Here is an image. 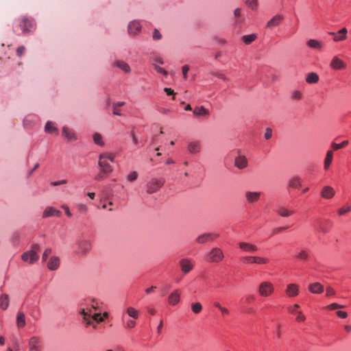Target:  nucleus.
I'll use <instances>...</instances> for the list:
<instances>
[{
	"mask_svg": "<svg viewBox=\"0 0 351 351\" xmlns=\"http://www.w3.org/2000/svg\"><path fill=\"white\" fill-rule=\"evenodd\" d=\"M40 250V246L38 244H34L32 246L31 250L25 252L22 256L21 258L23 261L27 262L30 264H33L36 263L38 258V252Z\"/></svg>",
	"mask_w": 351,
	"mask_h": 351,
	"instance_id": "f257e3e1",
	"label": "nucleus"
},
{
	"mask_svg": "<svg viewBox=\"0 0 351 351\" xmlns=\"http://www.w3.org/2000/svg\"><path fill=\"white\" fill-rule=\"evenodd\" d=\"M113 155H99V167L104 173L109 174L112 171L110 163L113 162Z\"/></svg>",
	"mask_w": 351,
	"mask_h": 351,
	"instance_id": "f03ea898",
	"label": "nucleus"
},
{
	"mask_svg": "<svg viewBox=\"0 0 351 351\" xmlns=\"http://www.w3.org/2000/svg\"><path fill=\"white\" fill-rule=\"evenodd\" d=\"M206 260L210 263H219L224 258V254L219 247L212 248L206 256Z\"/></svg>",
	"mask_w": 351,
	"mask_h": 351,
	"instance_id": "7ed1b4c3",
	"label": "nucleus"
},
{
	"mask_svg": "<svg viewBox=\"0 0 351 351\" xmlns=\"http://www.w3.org/2000/svg\"><path fill=\"white\" fill-rule=\"evenodd\" d=\"M274 292V286L269 281H263L260 283L258 289V293L261 297H269Z\"/></svg>",
	"mask_w": 351,
	"mask_h": 351,
	"instance_id": "20e7f679",
	"label": "nucleus"
},
{
	"mask_svg": "<svg viewBox=\"0 0 351 351\" xmlns=\"http://www.w3.org/2000/svg\"><path fill=\"white\" fill-rule=\"evenodd\" d=\"M164 182L162 180L153 178L150 180L146 185V191L148 194H152L157 192L163 185Z\"/></svg>",
	"mask_w": 351,
	"mask_h": 351,
	"instance_id": "39448f33",
	"label": "nucleus"
},
{
	"mask_svg": "<svg viewBox=\"0 0 351 351\" xmlns=\"http://www.w3.org/2000/svg\"><path fill=\"white\" fill-rule=\"evenodd\" d=\"M29 351H41L42 340L38 336L31 337L27 342Z\"/></svg>",
	"mask_w": 351,
	"mask_h": 351,
	"instance_id": "423d86ee",
	"label": "nucleus"
},
{
	"mask_svg": "<svg viewBox=\"0 0 351 351\" xmlns=\"http://www.w3.org/2000/svg\"><path fill=\"white\" fill-rule=\"evenodd\" d=\"M78 252L82 256L86 255L92 248L90 241L87 239H81L77 241Z\"/></svg>",
	"mask_w": 351,
	"mask_h": 351,
	"instance_id": "0eeeda50",
	"label": "nucleus"
},
{
	"mask_svg": "<svg viewBox=\"0 0 351 351\" xmlns=\"http://www.w3.org/2000/svg\"><path fill=\"white\" fill-rule=\"evenodd\" d=\"M261 193L258 191H247L245 193V198L248 204H254L257 202L261 197Z\"/></svg>",
	"mask_w": 351,
	"mask_h": 351,
	"instance_id": "6e6552de",
	"label": "nucleus"
},
{
	"mask_svg": "<svg viewBox=\"0 0 351 351\" xmlns=\"http://www.w3.org/2000/svg\"><path fill=\"white\" fill-rule=\"evenodd\" d=\"M179 265L180 266L182 271L186 274L189 273L193 269V264L191 260L188 258H182L180 261Z\"/></svg>",
	"mask_w": 351,
	"mask_h": 351,
	"instance_id": "1a4fd4ad",
	"label": "nucleus"
},
{
	"mask_svg": "<svg viewBox=\"0 0 351 351\" xmlns=\"http://www.w3.org/2000/svg\"><path fill=\"white\" fill-rule=\"evenodd\" d=\"M330 66L332 69L342 70L346 68V63L336 56L332 58Z\"/></svg>",
	"mask_w": 351,
	"mask_h": 351,
	"instance_id": "9d476101",
	"label": "nucleus"
},
{
	"mask_svg": "<svg viewBox=\"0 0 351 351\" xmlns=\"http://www.w3.org/2000/svg\"><path fill=\"white\" fill-rule=\"evenodd\" d=\"M283 20L284 16L282 15L276 14L267 23L266 27L269 29H273L274 27L280 25Z\"/></svg>",
	"mask_w": 351,
	"mask_h": 351,
	"instance_id": "9b49d317",
	"label": "nucleus"
},
{
	"mask_svg": "<svg viewBox=\"0 0 351 351\" xmlns=\"http://www.w3.org/2000/svg\"><path fill=\"white\" fill-rule=\"evenodd\" d=\"M320 195L324 199H330L335 195V191L332 186L326 185L322 188Z\"/></svg>",
	"mask_w": 351,
	"mask_h": 351,
	"instance_id": "f8f14e48",
	"label": "nucleus"
},
{
	"mask_svg": "<svg viewBox=\"0 0 351 351\" xmlns=\"http://www.w3.org/2000/svg\"><path fill=\"white\" fill-rule=\"evenodd\" d=\"M214 237H218L219 234L213 233L202 234L197 237L196 242L199 244H204L207 242L212 241L213 240Z\"/></svg>",
	"mask_w": 351,
	"mask_h": 351,
	"instance_id": "ddd939ff",
	"label": "nucleus"
},
{
	"mask_svg": "<svg viewBox=\"0 0 351 351\" xmlns=\"http://www.w3.org/2000/svg\"><path fill=\"white\" fill-rule=\"evenodd\" d=\"M285 293L287 296L293 298L299 294V287L296 284L291 283L287 285L285 289Z\"/></svg>",
	"mask_w": 351,
	"mask_h": 351,
	"instance_id": "4468645a",
	"label": "nucleus"
},
{
	"mask_svg": "<svg viewBox=\"0 0 351 351\" xmlns=\"http://www.w3.org/2000/svg\"><path fill=\"white\" fill-rule=\"evenodd\" d=\"M21 29L23 34L29 33L32 31L34 27V25L32 21L27 18H23L22 22L20 24Z\"/></svg>",
	"mask_w": 351,
	"mask_h": 351,
	"instance_id": "2eb2a0df",
	"label": "nucleus"
},
{
	"mask_svg": "<svg viewBox=\"0 0 351 351\" xmlns=\"http://www.w3.org/2000/svg\"><path fill=\"white\" fill-rule=\"evenodd\" d=\"M60 215H61V212L59 210L55 208L54 207L49 206V207H47L45 208V210H44L43 214V217L47 218V217H50L52 216L60 217Z\"/></svg>",
	"mask_w": 351,
	"mask_h": 351,
	"instance_id": "dca6fc26",
	"label": "nucleus"
},
{
	"mask_svg": "<svg viewBox=\"0 0 351 351\" xmlns=\"http://www.w3.org/2000/svg\"><path fill=\"white\" fill-rule=\"evenodd\" d=\"M239 247L241 250L246 252H254L258 250L256 245L247 242H239Z\"/></svg>",
	"mask_w": 351,
	"mask_h": 351,
	"instance_id": "f3484780",
	"label": "nucleus"
},
{
	"mask_svg": "<svg viewBox=\"0 0 351 351\" xmlns=\"http://www.w3.org/2000/svg\"><path fill=\"white\" fill-rule=\"evenodd\" d=\"M62 136L69 141H75L77 139L76 134L75 132L64 126L62 128Z\"/></svg>",
	"mask_w": 351,
	"mask_h": 351,
	"instance_id": "a211bd4d",
	"label": "nucleus"
},
{
	"mask_svg": "<svg viewBox=\"0 0 351 351\" xmlns=\"http://www.w3.org/2000/svg\"><path fill=\"white\" fill-rule=\"evenodd\" d=\"M247 165V160L245 155H237L234 158V165L239 169H243Z\"/></svg>",
	"mask_w": 351,
	"mask_h": 351,
	"instance_id": "6ab92c4d",
	"label": "nucleus"
},
{
	"mask_svg": "<svg viewBox=\"0 0 351 351\" xmlns=\"http://www.w3.org/2000/svg\"><path fill=\"white\" fill-rule=\"evenodd\" d=\"M308 290L313 293L319 294L322 293L324 289V286L319 282L311 283L308 285Z\"/></svg>",
	"mask_w": 351,
	"mask_h": 351,
	"instance_id": "aec40b11",
	"label": "nucleus"
},
{
	"mask_svg": "<svg viewBox=\"0 0 351 351\" xmlns=\"http://www.w3.org/2000/svg\"><path fill=\"white\" fill-rule=\"evenodd\" d=\"M180 293L178 290L173 291L168 298V302L170 305H176L179 303Z\"/></svg>",
	"mask_w": 351,
	"mask_h": 351,
	"instance_id": "412c9836",
	"label": "nucleus"
},
{
	"mask_svg": "<svg viewBox=\"0 0 351 351\" xmlns=\"http://www.w3.org/2000/svg\"><path fill=\"white\" fill-rule=\"evenodd\" d=\"M60 266V259L58 256H52L50 258L48 263L47 267L51 271H55L58 269Z\"/></svg>",
	"mask_w": 351,
	"mask_h": 351,
	"instance_id": "4be33fe9",
	"label": "nucleus"
},
{
	"mask_svg": "<svg viewBox=\"0 0 351 351\" xmlns=\"http://www.w3.org/2000/svg\"><path fill=\"white\" fill-rule=\"evenodd\" d=\"M16 326L19 328H23L26 325V321H25V315L23 311H18L16 315Z\"/></svg>",
	"mask_w": 351,
	"mask_h": 351,
	"instance_id": "5701e85b",
	"label": "nucleus"
},
{
	"mask_svg": "<svg viewBox=\"0 0 351 351\" xmlns=\"http://www.w3.org/2000/svg\"><path fill=\"white\" fill-rule=\"evenodd\" d=\"M141 26L138 21H134L128 25V32L130 34H137L141 30Z\"/></svg>",
	"mask_w": 351,
	"mask_h": 351,
	"instance_id": "b1692460",
	"label": "nucleus"
},
{
	"mask_svg": "<svg viewBox=\"0 0 351 351\" xmlns=\"http://www.w3.org/2000/svg\"><path fill=\"white\" fill-rule=\"evenodd\" d=\"M348 144V141H344L341 143H332L331 144V149L328 150L326 154H333L334 152L338 151L339 149L345 147Z\"/></svg>",
	"mask_w": 351,
	"mask_h": 351,
	"instance_id": "393cba45",
	"label": "nucleus"
},
{
	"mask_svg": "<svg viewBox=\"0 0 351 351\" xmlns=\"http://www.w3.org/2000/svg\"><path fill=\"white\" fill-rule=\"evenodd\" d=\"M188 150L191 153H197L202 152V146L199 141H193L189 144Z\"/></svg>",
	"mask_w": 351,
	"mask_h": 351,
	"instance_id": "a878e982",
	"label": "nucleus"
},
{
	"mask_svg": "<svg viewBox=\"0 0 351 351\" xmlns=\"http://www.w3.org/2000/svg\"><path fill=\"white\" fill-rule=\"evenodd\" d=\"M347 33L348 29L346 27L342 28L337 32V35H336L333 38V40L335 42H339L345 40L347 38Z\"/></svg>",
	"mask_w": 351,
	"mask_h": 351,
	"instance_id": "bb28decb",
	"label": "nucleus"
},
{
	"mask_svg": "<svg viewBox=\"0 0 351 351\" xmlns=\"http://www.w3.org/2000/svg\"><path fill=\"white\" fill-rule=\"evenodd\" d=\"M329 221H319L318 223V232L322 233V234H327L330 231V227L328 226Z\"/></svg>",
	"mask_w": 351,
	"mask_h": 351,
	"instance_id": "cd10ccee",
	"label": "nucleus"
},
{
	"mask_svg": "<svg viewBox=\"0 0 351 351\" xmlns=\"http://www.w3.org/2000/svg\"><path fill=\"white\" fill-rule=\"evenodd\" d=\"M114 66L119 68L120 69H121L125 73H129L131 71L130 66H129V64L128 63H126L125 62L122 61V60H117V61H115L114 62Z\"/></svg>",
	"mask_w": 351,
	"mask_h": 351,
	"instance_id": "c85d7f7f",
	"label": "nucleus"
},
{
	"mask_svg": "<svg viewBox=\"0 0 351 351\" xmlns=\"http://www.w3.org/2000/svg\"><path fill=\"white\" fill-rule=\"evenodd\" d=\"M193 114L197 117H207L209 115V110L204 106H199L194 109Z\"/></svg>",
	"mask_w": 351,
	"mask_h": 351,
	"instance_id": "c756f323",
	"label": "nucleus"
},
{
	"mask_svg": "<svg viewBox=\"0 0 351 351\" xmlns=\"http://www.w3.org/2000/svg\"><path fill=\"white\" fill-rule=\"evenodd\" d=\"M9 304L10 300L8 295L5 293L2 294L0 296V308L2 310H6L9 306Z\"/></svg>",
	"mask_w": 351,
	"mask_h": 351,
	"instance_id": "7c9ffc66",
	"label": "nucleus"
},
{
	"mask_svg": "<svg viewBox=\"0 0 351 351\" xmlns=\"http://www.w3.org/2000/svg\"><path fill=\"white\" fill-rule=\"evenodd\" d=\"M277 213L282 217H288L294 213L293 210H289L285 207L280 206L276 210Z\"/></svg>",
	"mask_w": 351,
	"mask_h": 351,
	"instance_id": "2f4dec72",
	"label": "nucleus"
},
{
	"mask_svg": "<svg viewBox=\"0 0 351 351\" xmlns=\"http://www.w3.org/2000/svg\"><path fill=\"white\" fill-rule=\"evenodd\" d=\"M306 45L311 48L321 49L323 47V43L315 39H310L308 40Z\"/></svg>",
	"mask_w": 351,
	"mask_h": 351,
	"instance_id": "473e14b6",
	"label": "nucleus"
},
{
	"mask_svg": "<svg viewBox=\"0 0 351 351\" xmlns=\"http://www.w3.org/2000/svg\"><path fill=\"white\" fill-rule=\"evenodd\" d=\"M306 81L308 84H315L319 81V75L316 73L311 72L306 76Z\"/></svg>",
	"mask_w": 351,
	"mask_h": 351,
	"instance_id": "72a5a7b5",
	"label": "nucleus"
},
{
	"mask_svg": "<svg viewBox=\"0 0 351 351\" xmlns=\"http://www.w3.org/2000/svg\"><path fill=\"white\" fill-rule=\"evenodd\" d=\"M80 313L83 315V322L86 325H91L93 320L90 319V315L88 312H86L84 309H82Z\"/></svg>",
	"mask_w": 351,
	"mask_h": 351,
	"instance_id": "f704fd0d",
	"label": "nucleus"
},
{
	"mask_svg": "<svg viewBox=\"0 0 351 351\" xmlns=\"http://www.w3.org/2000/svg\"><path fill=\"white\" fill-rule=\"evenodd\" d=\"M126 313L130 317L133 319H138L140 314L139 311L133 307H128L126 309Z\"/></svg>",
	"mask_w": 351,
	"mask_h": 351,
	"instance_id": "c9c22d12",
	"label": "nucleus"
},
{
	"mask_svg": "<svg viewBox=\"0 0 351 351\" xmlns=\"http://www.w3.org/2000/svg\"><path fill=\"white\" fill-rule=\"evenodd\" d=\"M351 211V206L346 204L337 210V214L339 216H343Z\"/></svg>",
	"mask_w": 351,
	"mask_h": 351,
	"instance_id": "e433bc0d",
	"label": "nucleus"
},
{
	"mask_svg": "<svg viewBox=\"0 0 351 351\" xmlns=\"http://www.w3.org/2000/svg\"><path fill=\"white\" fill-rule=\"evenodd\" d=\"M289 185L292 188H298L301 186V180L298 177H294L289 180Z\"/></svg>",
	"mask_w": 351,
	"mask_h": 351,
	"instance_id": "4c0bfd02",
	"label": "nucleus"
},
{
	"mask_svg": "<svg viewBox=\"0 0 351 351\" xmlns=\"http://www.w3.org/2000/svg\"><path fill=\"white\" fill-rule=\"evenodd\" d=\"M296 257L302 261H307L309 258V254L305 250H301L298 252Z\"/></svg>",
	"mask_w": 351,
	"mask_h": 351,
	"instance_id": "58836bf2",
	"label": "nucleus"
},
{
	"mask_svg": "<svg viewBox=\"0 0 351 351\" xmlns=\"http://www.w3.org/2000/svg\"><path fill=\"white\" fill-rule=\"evenodd\" d=\"M256 38V35L254 34L250 35H245L242 37V40L247 45L250 44L252 42L255 40Z\"/></svg>",
	"mask_w": 351,
	"mask_h": 351,
	"instance_id": "ea45409f",
	"label": "nucleus"
},
{
	"mask_svg": "<svg viewBox=\"0 0 351 351\" xmlns=\"http://www.w3.org/2000/svg\"><path fill=\"white\" fill-rule=\"evenodd\" d=\"M254 262L255 264L258 265H265L269 263V259L267 258L262 257V256H254Z\"/></svg>",
	"mask_w": 351,
	"mask_h": 351,
	"instance_id": "a19ab883",
	"label": "nucleus"
},
{
	"mask_svg": "<svg viewBox=\"0 0 351 351\" xmlns=\"http://www.w3.org/2000/svg\"><path fill=\"white\" fill-rule=\"evenodd\" d=\"M192 311L195 313H199L202 310V305L200 302H195L191 304Z\"/></svg>",
	"mask_w": 351,
	"mask_h": 351,
	"instance_id": "79ce46f5",
	"label": "nucleus"
},
{
	"mask_svg": "<svg viewBox=\"0 0 351 351\" xmlns=\"http://www.w3.org/2000/svg\"><path fill=\"white\" fill-rule=\"evenodd\" d=\"M45 130L47 132L52 133L57 130V128L53 125V123L51 121H47Z\"/></svg>",
	"mask_w": 351,
	"mask_h": 351,
	"instance_id": "37998d69",
	"label": "nucleus"
},
{
	"mask_svg": "<svg viewBox=\"0 0 351 351\" xmlns=\"http://www.w3.org/2000/svg\"><path fill=\"white\" fill-rule=\"evenodd\" d=\"M245 3L253 10H256L258 6V0H246Z\"/></svg>",
	"mask_w": 351,
	"mask_h": 351,
	"instance_id": "c03bdc74",
	"label": "nucleus"
},
{
	"mask_svg": "<svg viewBox=\"0 0 351 351\" xmlns=\"http://www.w3.org/2000/svg\"><path fill=\"white\" fill-rule=\"evenodd\" d=\"M93 140H94V142L99 145H103V144H104V142L102 141V136L99 133H95L93 135Z\"/></svg>",
	"mask_w": 351,
	"mask_h": 351,
	"instance_id": "a18cd8bd",
	"label": "nucleus"
},
{
	"mask_svg": "<svg viewBox=\"0 0 351 351\" xmlns=\"http://www.w3.org/2000/svg\"><path fill=\"white\" fill-rule=\"evenodd\" d=\"M332 156L333 155H326V157L324 160V169H328L330 167L332 161Z\"/></svg>",
	"mask_w": 351,
	"mask_h": 351,
	"instance_id": "49530a36",
	"label": "nucleus"
},
{
	"mask_svg": "<svg viewBox=\"0 0 351 351\" xmlns=\"http://www.w3.org/2000/svg\"><path fill=\"white\" fill-rule=\"evenodd\" d=\"M254 256H246L241 258V261L245 263H254Z\"/></svg>",
	"mask_w": 351,
	"mask_h": 351,
	"instance_id": "de8ad7c7",
	"label": "nucleus"
},
{
	"mask_svg": "<svg viewBox=\"0 0 351 351\" xmlns=\"http://www.w3.org/2000/svg\"><path fill=\"white\" fill-rule=\"evenodd\" d=\"M77 208L79 212L83 214L86 213L88 211V206L84 204H78Z\"/></svg>",
	"mask_w": 351,
	"mask_h": 351,
	"instance_id": "09e8293b",
	"label": "nucleus"
},
{
	"mask_svg": "<svg viewBox=\"0 0 351 351\" xmlns=\"http://www.w3.org/2000/svg\"><path fill=\"white\" fill-rule=\"evenodd\" d=\"M90 319L91 320L93 319L96 321L97 323L101 322L104 320V317L100 313H95L93 315H90Z\"/></svg>",
	"mask_w": 351,
	"mask_h": 351,
	"instance_id": "8fccbe9b",
	"label": "nucleus"
},
{
	"mask_svg": "<svg viewBox=\"0 0 351 351\" xmlns=\"http://www.w3.org/2000/svg\"><path fill=\"white\" fill-rule=\"evenodd\" d=\"M155 70L159 73L163 74L165 76H167L168 75V73L166 70H165L163 68L160 67L158 65H156L155 63L154 64Z\"/></svg>",
	"mask_w": 351,
	"mask_h": 351,
	"instance_id": "3c124183",
	"label": "nucleus"
},
{
	"mask_svg": "<svg viewBox=\"0 0 351 351\" xmlns=\"http://www.w3.org/2000/svg\"><path fill=\"white\" fill-rule=\"evenodd\" d=\"M297 317H295V320L298 322H304L306 319V317L302 313V311H298L297 312Z\"/></svg>",
	"mask_w": 351,
	"mask_h": 351,
	"instance_id": "603ef678",
	"label": "nucleus"
},
{
	"mask_svg": "<svg viewBox=\"0 0 351 351\" xmlns=\"http://www.w3.org/2000/svg\"><path fill=\"white\" fill-rule=\"evenodd\" d=\"M272 136V130L270 128H267L264 134V137L266 140H269Z\"/></svg>",
	"mask_w": 351,
	"mask_h": 351,
	"instance_id": "864d4df0",
	"label": "nucleus"
},
{
	"mask_svg": "<svg viewBox=\"0 0 351 351\" xmlns=\"http://www.w3.org/2000/svg\"><path fill=\"white\" fill-rule=\"evenodd\" d=\"M344 306H341L340 304H338L337 303H332L328 306H327L326 308H328V309H330V310H334V309H337V308H343Z\"/></svg>",
	"mask_w": 351,
	"mask_h": 351,
	"instance_id": "5fc2aeb1",
	"label": "nucleus"
},
{
	"mask_svg": "<svg viewBox=\"0 0 351 351\" xmlns=\"http://www.w3.org/2000/svg\"><path fill=\"white\" fill-rule=\"evenodd\" d=\"M51 253V249H50V248L46 249L43 254V256H42L43 261H45L47 260L48 256H49Z\"/></svg>",
	"mask_w": 351,
	"mask_h": 351,
	"instance_id": "6e6d98bb",
	"label": "nucleus"
},
{
	"mask_svg": "<svg viewBox=\"0 0 351 351\" xmlns=\"http://www.w3.org/2000/svg\"><path fill=\"white\" fill-rule=\"evenodd\" d=\"M130 136H131V137H132V142H133V143H134V145H138V143H139V142H138V138L136 137V134H135V132H134V130H131V132H130Z\"/></svg>",
	"mask_w": 351,
	"mask_h": 351,
	"instance_id": "4d7b16f0",
	"label": "nucleus"
},
{
	"mask_svg": "<svg viewBox=\"0 0 351 351\" xmlns=\"http://www.w3.org/2000/svg\"><path fill=\"white\" fill-rule=\"evenodd\" d=\"M138 177V173L136 171H133L130 173L128 176V180L130 181L135 180Z\"/></svg>",
	"mask_w": 351,
	"mask_h": 351,
	"instance_id": "13d9d810",
	"label": "nucleus"
},
{
	"mask_svg": "<svg viewBox=\"0 0 351 351\" xmlns=\"http://www.w3.org/2000/svg\"><path fill=\"white\" fill-rule=\"evenodd\" d=\"M292 98L299 100L302 98V93L299 90H294L292 94Z\"/></svg>",
	"mask_w": 351,
	"mask_h": 351,
	"instance_id": "bf43d9fd",
	"label": "nucleus"
},
{
	"mask_svg": "<svg viewBox=\"0 0 351 351\" xmlns=\"http://www.w3.org/2000/svg\"><path fill=\"white\" fill-rule=\"evenodd\" d=\"M182 74H183V77L186 80L187 79V73L189 70V66L188 65H184L182 68Z\"/></svg>",
	"mask_w": 351,
	"mask_h": 351,
	"instance_id": "052dcab7",
	"label": "nucleus"
},
{
	"mask_svg": "<svg viewBox=\"0 0 351 351\" xmlns=\"http://www.w3.org/2000/svg\"><path fill=\"white\" fill-rule=\"evenodd\" d=\"M300 308V306L298 304H295L292 306H289L288 310L291 313H297V309Z\"/></svg>",
	"mask_w": 351,
	"mask_h": 351,
	"instance_id": "680f3d73",
	"label": "nucleus"
},
{
	"mask_svg": "<svg viewBox=\"0 0 351 351\" xmlns=\"http://www.w3.org/2000/svg\"><path fill=\"white\" fill-rule=\"evenodd\" d=\"M162 38V35L158 29H155L153 34V39L154 40H160Z\"/></svg>",
	"mask_w": 351,
	"mask_h": 351,
	"instance_id": "e2e57ef3",
	"label": "nucleus"
},
{
	"mask_svg": "<svg viewBox=\"0 0 351 351\" xmlns=\"http://www.w3.org/2000/svg\"><path fill=\"white\" fill-rule=\"evenodd\" d=\"M25 47L24 46H20L16 49V54L18 56L21 57L25 52Z\"/></svg>",
	"mask_w": 351,
	"mask_h": 351,
	"instance_id": "0e129e2a",
	"label": "nucleus"
},
{
	"mask_svg": "<svg viewBox=\"0 0 351 351\" xmlns=\"http://www.w3.org/2000/svg\"><path fill=\"white\" fill-rule=\"evenodd\" d=\"M108 174H106V173H104L101 170V171L95 177V180H102L104 179L105 178V176H107Z\"/></svg>",
	"mask_w": 351,
	"mask_h": 351,
	"instance_id": "69168bd1",
	"label": "nucleus"
},
{
	"mask_svg": "<svg viewBox=\"0 0 351 351\" xmlns=\"http://www.w3.org/2000/svg\"><path fill=\"white\" fill-rule=\"evenodd\" d=\"M335 294V291L330 287L326 289V295L331 296Z\"/></svg>",
	"mask_w": 351,
	"mask_h": 351,
	"instance_id": "338daca9",
	"label": "nucleus"
},
{
	"mask_svg": "<svg viewBox=\"0 0 351 351\" xmlns=\"http://www.w3.org/2000/svg\"><path fill=\"white\" fill-rule=\"evenodd\" d=\"M337 316L341 318L345 319L348 317V313L345 311H339L337 312Z\"/></svg>",
	"mask_w": 351,
	"mask_h": 351,
	"instance_id": "774afa93",
	"label": "nucleus"
}]
</instances>
